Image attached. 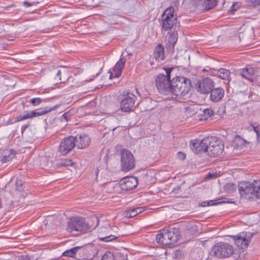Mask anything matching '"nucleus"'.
I'll return each mask as SVG.
<instances>
[{
	"label": "nucleus",
	"mask_w": 260,
	"mask_h": 260,
	"mask_svg": "<svg viewBox=\"0 0 260 260\" xmlns=\"http://www.w3.org/2000/svg\"><path fill=\"white\" fill-rule=\"evenodd\" d=\"M191 87L190 79L181 76L173 77L171 80L170 94L176 97H183L188 93Z\"/></svg>",
	"instance_id": "f257e3e1"
},
{
	"label": "nucleus",
	"mask_w": 260,
	"mask_h": 260,
	"mask_svg": "<svg viewBox=\"0 0 260 260\" xmlns=\"http://www.w3.org/2000/svg\"><path fill=\"white\" fill-rule=\"evenodd\" d=\"M179 234L178 229L165 228L160 231L159 234L156 235V240L158 243L165 245L174 244L178 240Z\"/></svg>",
	"instance_id": "f03ea898"
},
{
	"label": "nucleus",
	"mask_w": 260,
	"mask_h": 260,
	"mask_svg": "<svg viewBox=\"0 0 260 260\" xmlns=\"http://www.w3.org/2000/svg\"><path fill=\"white\" fill-rule=\"evenodd\" d=\"M239 191L245 198H250L251 196L260 199V180H254L253 182H240L238 185Z\"/></svg>",
	"instance_id": "7ed1b4c3"
},
{
	"label": "nucleus",
	"mask_w": 260,
	"mask_h": 260,
	"mask_svg": "<svg viewBox=\"0 0 260 260\" xmlns=\"http://www.w3.org/2000/svg\"><path fill=\"white\" fill-rule=\"evenodd\" d=\"M166 75L159 74L155 79L156 86L158 91L163 94H169L170 93L171 84V78L173 68L165 69Z\"/></svg>",
	"instance_id": "20e7f679"
},
{
	"label": "nucleus",
	"mask_w": 260,
	"mask_h": 260,
	"mask_svg": "<svg viewBox=\"0 0 260 260\" xmlns=\"http://www.w3.org/2000/svg\"><path fill=\"white\" fill-rule=\"evenodd\" d=\"M90 229L85 219L80 217H72L69 219L67 230L70 232H80L85 233Z\"/></svg>",
	"instance_id": "39448f33"
},
{
	"label": "nucleus",
	"mask_w": 260,
	"mask_h": 260,
	"mask_svg": "<svg viewBox=\"0 0 260 260\" xmlns=\"http://www.w3.org/2000/svg\"><path fill=\"white\" fill-rule=\"evenodd\" d=\"M211 252L217 257L226 258L231 256L234 253L233 247L226 242H219L212 248Z\"/></svg>",
	"instance_id": "423d86ee"
},
{
	"label": "nucleus",
	"mask_w": 260,
	"mask_h": 260,
	"mask_svg": "<svg viewBox=\"0 0 260 260\" xmlns=\"http://www.w3.org/2000/svg\"><path fill=\"white\" fill-rule=\"evenodd\" d=\"M209 144L206 152L210 156L216 157L221 155L224 150V145L220 139L215 137H208Z\"/></svg>",
	"instance_id": "0eeeda50"
},
{
	"label": "nucleus",
	"mask_w": 260,
	"mask_h": 260,
	"mask_svg": "<svg viewBox=\"0 0 260 260\" xmlns=\"http://www.w3.org/2000/svg\"><path fill=\"white\" fill-rule=\"evenodd\" d=\"M162 28L165 30L171 29L174 25H177L178 19L174 15V9L172 7L168 8L163 14Z\"/></svg>",
	"instance_id": "6e6552de"
},
{
	"label": "nucleus",
	"mask_w": 260,
	"mask_h": 260,
	"mask_svg": "<svg viewBox=\"0 0 260 260\" xmlns=\"http://www.w3.org/2000/svg\"><path fill=\"white\" fill-rule=\"evenodd\" d=\"M121 164L122 170L127 172L135 167V159L132 153L126 149L121 151Z\"/></svg>",
	"instance_id": "1a4fd4ad"
},
{
	"label": "nucleus",
	"mask_w": 260,
	"mask_h": 260,
	"mask_svg": "<svg viewBox=\"0 0 260 260\" xmlns=\"http://www.w3.org/2000/svg\"><path fill=\"white\" fill-rule=\"evenodd\" d=\"M120 102V109L122 112H129L134 109L135 95L133 93H128L123 94Z\"/></svg>",
	"instance_id": "9d476101"
},
{
	"label": "nucleus",
	"mask_w": 260,
	"mask_h": 260,
	"mask_svg": "<svg viewBox=\"0 0 260 260\" xmlns=\"http://www.w3.org/2000/svg\"><path fill=\"white\" fill-rule=\"evenodd\" d=\"M197 91L201 94H208L214 87V82L209 78L199 80L195 85Z\"/></svg>",
	"instance_id": "9b49d317"
},
{
	"label": "nucleus",
	"mask_w": 260,
	"mask_h": 260,
	"mask_svg": "<svg viewBox=\"0 0 260 260\" xmlns=\"http://www.w3.org/2000/svg\"><path fill=\"white\" fill-rule=\"evenodd\" d=\"M209 144L208 137L204 138L201 141L195 140L191 141L190 147L191 150L196 153L202 152H206L208 150V144Z\"/></svg>",
	"instance_id": "f8f14e48"
},
{
	"label": "nucleus",
	"mask_w": 260,
	"mask_h": 260,
	"mask_svg": "<svg viewBox=\"0 0 260 260\" xmlns=\"http://www.w3.org/2000/svg\"><path fill=\"white\" fill-rule=\"evenodd\" d=\"M75 146V137L70 136L65 138L60 143L59 151L62 155H66L70 152Z\"/></svg>",
	"instance_id": "ddd939ff"
},
{
	"label": "nucleus",
	"mask_w": 260,
	"mask_h": 260,
	"mask_svg": "<svg viewBox=\"0 0 260 260\" xmlns=\"http://www.w3.org/2000/svg\"><path fill=\"white\" fill-rule=\"evenodd\" d=\"M252 237V234L250 232H242L233 237L237 246L242 247L243 245L248 246L251 241Z\"/></svg>",
	"instance_id": "4468645a"
},
{
	"label": "nucleus",
	"mask_w": 260,
	"mask_h": 260,
	"mask_svg": "<svg viewBox=\"0 0 260 260\" xmlns=\"http://www.w3.org/2000/svg\"><path fill=\"white\" fill-rule=\"evenodd\" d=\"M138 184L137 178L133 176L123 178L119 182L121 188L125 190H129L135 188Z\"/></svg>",
	"instance_id": "2eb2a0df"
},
{
	"label": "nucleus",
	"mask_w": 260,
	"mask_h": 260,
	"mask_svg": "<svg viewBox=\"0 0 260 260\" xmlns=\"http://www.w3.org/2000/svg\"><path fill=\"white\" fill-rule=\"evenodd\" d=\"M254 31L252 27H248L244 29V31L239 32V40L243 42L244 45H248L253 39Z\"/></svg>",
	"instance_id": "dca6fc26"
},
{
	"label": "nucleus",
	"mask_w": 260,
	"mask_h": 260,
	"mask_svg": "<svg viewBox=\"0 0 260 260\" xmlns=\"http://www.w3.org/2000/svg\"><path fill=\"white\" fill-rule=\"evenodd\" d=\"M240 75L250 81H253L257 77V71L253 68L248 67L240 70Z\"/></svg>",
	"instance_id": "f3484780"
},
{
	"label": "nucleus",
	"mask_w": 260,
	"mask_h": 260,
	"mask_svg": "<svg viewBox=\"0 0 260 260\" xmlns=\"http://www.w3.org/2000/svg\"><path fill=\"white\" fill-rule=\"evenodd\" d=\"M210 100L213 102H217L220 101L224 94V90L221 87L212 88L209 92Z\"/></svg>",
	"instance_id": "a211bd4d"
},
{
	"label": "nucleus",
	"mask_w": 260,
	"mask_h": 260,
	"mask_svg": "<svg viewBox=\"0 0 260 260\" xmlns=\"http://www.w3.org/2000/svg\"><path fill=\"white\" fill-rule=\"evenodd\" d=\"M75 143L76 147L79 149H84L88 147L90 143V138L86 135H81L79 137H76Z\"/></svg>",
	"instance_id": "6ab92c4d"
},
{
	"label": "nucleus",
	"mask_w": 260,
	"mask_h": 260,
	"mask_svg": "<svg viewBox=\"0 0 260 260\" xmlns=\"http://www.w3.org/2000/svg\"><path fill=\"white\" fill-rule=\"evenodd\" d=\"M108 229L106 227H102L100 232V237L99 239L101 241L109 242L117 239L119 236L113 235L110 234L109 231H107Z\"/></svg>",
	"instance_id": "aec40b11"
},
{
	"label": "nucleus",
	"mask_w": 260,
	"mask_h": 260,
	"mask_svg": "<svg viewBox=\"0 0 260 260\" xmlns=\"http://www.w3.org/2000/svg\"><path fill=\"white\" fill-rule=\"evenodd\" d=\"M125 60L123 58H120L116 63L112 72H110V79L112 78H118L121 76V72L124 67Z\"/></svg>",
	"instance_id": "412c9836"
},
{
	"label": "nucleus",
	"mask_w": 260,
	"mask_h": 260,
	"mask_svg": "<svg viewBox=\"0 0 260 260\" xmlns=\"http://www.w3.org/2000/svg\"><path fill=\"white\" fill-rule=\"evenodd\" d=\"M59 106L58 105H57L51 108L45 107L44 109H40L36 110L31 111V112L32 118L35 117L43 115L51 111L55 110L59 107Z\"/></svg>",
	"instance_id": "4be33fe9"
},
{
	"label": "nucleus",
	"mask_w": 260,
	"mask_h": 260,
	"mask_svg": "<svg viewBox=\"0 0 260 260\" xmlns=\"http://www.w3.org/2000/svg\"><path fill=\"white\" fill-rule=\"evenodd\" d=\"M153 58L159 62L164 58V48L160 44H158L154 51Z\"/></svg>",
	"instance_id": "5701e85b"
},
{
	"label": "nucleus",
	"mask_w": 260,
	"mask_h": 260,
	"mask_svg": "<svg viewBox=\"0 0 260 260\" xmlns=\"http://www.w3.org/2000/svg\"><path fill=\"white\" fill-rule=\"evenodd\" d=\"M15 154L12 150L6 149L3 151L0 156V160L2 163L10 161L14 157Z\"/></svg>",
	"instance_id": "b1692460"
},
{
	"label": "nucleus",
	"mask_w": 260,
	"mask_h": 260,
	"mask_svg": "<svg viewBox=\"0 0 260 260\" xmlns=\"http://www.w3.org/2000/svg\"><path fill=\"white\" fill-rule=\"evenodd\" d=\"M144 210L142 207H137L133 209L126 211L124 215L127 218H132L141 213Z\"/></svg>",
	"instance_id": "393cba45"
},
{
	"label": "nucleus",
	"mask_w": 260,
	"mask_h": 260,
	"mask_svg": "<svg viewBox=\"0 0 260 260\" xmlns=\"http://www.w3.org/2000/svg\"><path fill=\"white\" fill-rule=\"evenodd\" d=\"M217 75L218 77L223 80L230 81V72L225 69L221 68L217 71Z\"/></svg>",
	"instance_id": "a878e982"
},
{
	"label": "nucleus",
	"mask_w": 260,
	"mask_h": 260,
	"mask_svg": "<svg viewBox=\"0 0 260 260\" xmlns=\"http://www.w3.org/2000/svg\"><path fill=\"white\" fill-rule=\"evenodd\" d=\"M247 142L239 136L236 137L233 141V146L236 148H242L244 146Z\"/></svg>",
	"instance_id": "bb28decb"
},
{
	"label": "nucleus",
	"mask_w": 260,
	"mask_h": 260,
	"mask_svg": "<svg viewBox=\"0 0 260 260\" xmlns=\"http://www.w3.org/2000/svg\"><path fill=\"white\" fill-rule=\"evenodd\" d=\"M177 34L173 32L169 35L167 39L168 44H169V47L173 48L177 41Z\"/></svg>",
	"instance_id": "cd10ccee"
},
{
	"label": "nucleus",
	"mask_w": 260,
	"mask_h": 260,
	"mask_svg": "<svg viewBox=\"0 0 260 260\" xmlns=\"http://www.w3.org/2000/svg\"><path fill=\"white\" fill-rule=\"evenodd\" d=\"M80 248V247H78V246L73 247V248H71V249H69V250H68L64 251L62 253V256H68V257H73L75 256V255L76 254L78 250Z\"/></svg>",
	"instance_id": "c85d7f7f"
},
{
	"label": "nucleus",
	"mask_w": 260,
	"mask_h": 260,
	"mask_svg": "<svg viewBox=\"0 0 260 260\" xmlns=\"http://www.w3.org/2000/svg\"><path fill=\"white\" fill-rule=\"evenodd\" d=\"M237 186L233 183H226L224 186V190L225 192L228 193H232L236 191Z\"/></svg>",
	"instance_id": "c756f323"
},
{
	"label": "nucleus",
	"mask_w": 260,
	"mask_h": 260,
	"mask_svg": "<svg viewBox=\"0 0 260 260\" xmlns=\"http://www.w3.org/2000/svg\"><path fill=\"white\" fill-rule=\"evenodd\" d=\"M250 125L256 134L257 141L260 142V124L256 122H251Z\"/></svg>",
	"instance_id": "7c9ffc66"
},
{
	"label": "nucleus",
	"mask_w": 260,
	"mask_h": 260,
	"mask_svg": "<svg viewBox=\"0 0 260 260\" xmlns=\"http://www.w3.org/2000/svg\"><path fill=\"white\" fill-rule=\"evenodd\" d=\"M191 257L194 260H201L203 257V252L200 249H197L191 253Z\"/></svg>",
	"instance_id": "2f4dec72"
},
{
	"label": "nucleus",
	"mask_w": 260,
	"mask_h": 260,
	"mask_svg": "<svg viewBox=\"0 0 260 260\" xmlns=\"http://www.w3.org/2000/svg\"><path fill=\"white\" fill-rule=\"evenodd\" d=\"M216 4V0H205L204 1V7L205 9L209 10L215 7Z\"/></svg>",
	"instance_id": "473e14b6"
},
{
	"label": "nucleus",
	"mask_w": 260,
	"mask_h": 260,
	"mask_svg": "<svg viewBox=\"0 0 260 260\" xmlns=\"http://www.w3.org/2000/svg\"><path fill=\"white\" fill-rule=\"evenodd\" d=\"M73 165L72 160L70 159H61L57 163V165L60 167H69Z\"/></svg>",
	"instance_id": "72a5a7b5"
},
{
	"label": "nucleus",
	"mask_w": 260,
	"mask_h": 260,
	"mask_svg": "<svg viewBox=\"0 0 260 260\" xmlns=\"http://www.w3.org/2000/svg\"><path fill=\"white\" fill-rule=\"evenodd\" d=\"M32 114L31 112H28L24 114V115H20L18 117H17L15 121L16 122H19L21 121H22L23 120L26 119H29L32 118Z\"/></svg>",
	"instance_id": "f704fd0d"
},
{
	"label": "nucleus",
	"mask_w": 260,
	"mask_h": 260,
	"mask_svg": "<svg viewBox=\"0 0 260 260\" xmlns=\"http://www.w3.org/2000/svg\"><path fill=\"white\" fill-rule=\"evenodd\" d=\"M32 114L31 112H28L24 114V115H20L18 117H17L15 121L16 122H19L21 121H22L23 120L26 119H29L32 118Z\"/></svg>",
	"instance_id": "c9c22d12"
},
{
	"label": "nucleus",
	"mask_w": 260,
	"mask_h": 260,
	"mask_svg": "<svg viewBox=\"0 0 260 260\" xmlns=\"http://www.w3.org/2000/svg\"><path fill=\"white\" fill-rule=\"evenodd\" d=\"M213 115V111L210 109H206L203 111V117L201 118V120H207L208 118L211 117Z\"/></svg>",
	"instance_id": "e433bc0d"
},
{
	"label": "nucleus",
	"mask_w": 260,
	"mask_h": 260,
	"mask_svg": "<svg viewBox=\"0 0 260 260\" xmlns=\"http://www.w3.org/2000/svg\"><path fill=\"white\" fill-rule=\"evenodd\" d=\"M172 255L174 259H179L184 257V253L179 249H176L172 253Z\"/></svg>",
	"instance_id": "4c0bfd02"
},
{
	"label": "nucleus",
	"mask_w": 260,
	"mask_h": 260,
	"mask_svg": "<svg viewBox=\"0 0 260 260\" xmlns=\"http://www.w3.org/2000/svg\"><path fill=\"white\" fill-rule=\"evenodd\" d=\"M43 101V100L40 98H36L30 99L29 103L31 104L34 106L39 105Z\"/></svg>",
	"instance_id": "58836bf2"
},
{
	"label": "nucleus",
	"mask_w": 260,
	"mask_h": 260,
	"mask_svg": "<svg viewBox=\"0 0 260 260\" xmlns=\"http://www.w3.org/2000/svg\"><path fill=\"white\" fill-rule=\"evenodd\" d=\"M248 5L255 7L260 5V0H246Z\"/></svg>",
	"instance_id": "ea45409f"
},
{
	"label": "nucleus",
	"mask_w": 260,
	"mask_h": 260,
	"mask_svg": "<svg viewBox=\"0 0 260 260\" xmlns=\"http://www.w3.org/2000/svg\"><path fill=\"white\" fill-rule=\"evenodd\" d=\"M211 202V204H210V202H203V204H202V206H209V205H217V204H221L222 203H226V202H228V201H218V202H214L213 201H210Z\"/></svg>",
	"instance_id": "a19ab883"
},
{
	"label": "nucleus",
	"mask_w": 260,
	"mask_h": 260,
	"mask_svg": "<svg viewBox=\"0 0 260 260\" xmlns=\"http://www.w3.org/2000/svg\"><path fill=\"white\" fill-rule=\"evenodd\" d=\"M38 3L37 2H28L27 1H24L23 2V5L26 7H29L32 6L36 5Z\"/></svg>",
	"instance_id": "79ce46f5"
},
{
	"label": "nucleus",
	"mask_w": 260,
	"mask_h": 260,
	"mask_svg": "<svg viewBox=\"0 0 260 260\" xmlns=\"http://www.w3.org/2000/svg\"><path fill=\"white\" fill-rule=\"evenodd\" d=\"M16 185L17 190H20L22 189V185L21 181L17 180L16 181Z\"/></svg>",
	"instance_id": "37998d69"
},
{
	"label": "nucleus",
	"mask_w": 260,
	"mask_h": 260,
	"mask_svg": "<svg viewBox=\"0 0 260 260\" xmlns=\"http://www.w3.org/2000/svg\"><path fill=\"white\" fill-rule=\"evenodd\" d=\"M177 156L181 160H183L186 157L185 154L181 152H178Z\"/></svg>",
	"instance_id": "c03bdc74"
},
{
	"label": "nucleus",
	"mask_w": 260,
	"mask_h": 260,
	"mask_svg": "<svg viewBox=\"0 0 260 260\" xmlns=\"http://www.w3.org/2000/svg\"><path fill=\"white\" fill-rule=\"evenodd\" d=\"M61 71L58 70L57 74H56V78H58L59 80L61 81Z\"/></svg>",
	"instance_id": "a18cd8bd"
},
{
	"label": "nucleus",
	"mask_w": 260,
	"mask_h": 260,
	"mask_svg": "<svg viewBox=\"0 0 260 260\" xmlns=\"http://www.w3.org/2000/svg\"><path fill=\"white\" fill-rule=\"evenodd\" d=\"M21 260H29V257L28 255L22 256Z\"/></svg>",
	"instance_id": "49530a36"
},
{
	"label": "nucleus",
	"mask_w": 260,
	"mask_h": 260,
	"mask_svg": "<svg viewBox=\"0 0 260 260\" xmlns=\"http://www.w3.org/2000/svg\"><path fill=\"white\" fill-rule=\"evenodd\" d=\"M68 114L67 113H64L62 117L67 120H68Z\"/></svg>",
	"instance_id": "de8ad7c7"
},
{
	"label": "nucleus",
	"mask_w": 260,
	"mask_h": 260,
	"mask_svg": "<svg viewBox=\"0 0 260 260\" xmlns=\"http://www.w3.org/2000/svg\"><path fill=\"white\" fill-rule=\"evenodd\" d=\"M213 177H214V175L212 173H209L208 174L207 178L208 179H211V178H212Z\"/></svg>",
	"instance_id": "09e8293b"
},
{
	"label": "nucleus",
	"mask_w": 260,
	"mask_h": 260,
	"mask_svg": "<svg viewBox=\"0 0 260 260\" xmlns=\"http://www.w3.org/2000/svg\"><path fill=\"white\" fill-rule=\"evenodd\" d=\"M27 127V125H24L21 128V131H22V134H23V132L24 131H25V129H26V128Z\"/></svg>",
	"instance_id": "8fccbe9b"
},
{
	"label": "nucleus",
	"mask_w": 260,
	"mask_h": 260,
	"mask_svg": "<svg viewBox=\"0 0 260 260\" xmlns=\"http://www.w3.org/2000/svg\"><path fill=\"white\" fill-rule=\"evenodd\" d=\"M180 189V187L179 186H177L176 188H174V190H172L173 192H176V190H179Z\"/></svg>",
	"instance_id": "3c124183"
},
{
	"label": "nucleus",
	"mask_w": 260,
	"mask_h": 260,
	"mask_svg": "<svg viewBox=\"0 0 260 260\" xmlns=\"http://www.w3.org/2000/svg\"><path fill=\"white\" fill-rule=\"evenodd\" d=\"M119 258L121 259H124L125 257H124V255H122V256H119Z\"/></svg>",
	"instance_id": "603ef678"
},
{
	"label": "nucleus",
	"mask_w": 260,
	"mask_h": 260,
	"mask_svg": "<svg viewBox=\"0 0 260 260\" xmlns=\"http://www.w3.org/2000/svg\"><path fill=\"white\" fill-rule=\"evenodd\" d=\"M98 172H99V170H97L96 171V174L98 173Z\"/></svg>",
	"instance_id": "864d4df0"
},
{
	"label": "nucleus",
	"mask_w": 260,
	"mask_h": 260,
	"mask_svg": "<svg viewBox=\"0 0 260 260\" xmlns=\"http://www.w3.org/2000/svg\"><path fill=\"white\" fill-rule=\"evenodd\" d=\"M92 80H93L92 79H90V80H88V81H91Z\"/></svg>",
	"instance_id": "5fc2aeb1"
}]
</instances>
